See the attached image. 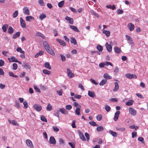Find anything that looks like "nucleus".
Here are the masks:
<instances>
[{
  "label": "nucleus",
  "instance_id": "obj_49",
  "mask_svg": "<svg viewBox=\"0 0 148 148\" xmlns=\"http://www.w3.org/2000/svg\"><path fill=\"white\" fill-rule=\"evenodd\" d=\"M76 121L75 120H73L72 121L71 124V126L73 128H75L76 127V126L75 125Z\"/></svg>",
  "mask_w": 148,
  "mask_h": 148
},
{
  "label": "nucleus",
  "instance_id": "obj_4",
  "mask_svg": "<svg viewBox=\"0 0 148 148\" xmlns=\"http://www.w3.org/2000/svg\"><path fill=\"white\" fill-rule=\"evenodd\" d=\"M125 76L127 78L130 79H131L132 78H136L137 76L136 75L134 74H131L129 73H127L125 74Z\"/></svg>",
  "mask_w": 148,
  "mask_h": 148
},
{
  "label": "nucleus",
  "instance_id": "obj_8",
  "mask_svg": "<svg viewBox=\"0 0 148 148\" xmlns=\"http://www.w3.org/2000/svg\"><path fill=\"white\" fill-rule=\"evenodd\" d=\"M45 49L47 51V52L53 56H54L55 55V53L52 49L50 48V46L48 47H47V48L46 49Z\"/></svg>",
  "mask_w": 148,
  "mask_h": 148
},
{
  "label": "nucleus",
  "instance_id": "obj_53",
  "mask_svg": "<svg viewBox=\"0 0 148 148\" xmlns=\"http://www.w3.org/2000/svg\"><path fill=\"white\" fill-rule=\"evenodd\" d=\"M18 14V11H16L13 14V16L14 18L16 17Z\"/></svg>",
  "mask_w": 148,
  "mask_h": 148
},
{
  "label": "nucleus",
  "instance_id": "obj_21",
  "mask_svg": "<svg viewBox=\"0 0 148 148\" xmlns=\"http://www.w3.org/2000/svg\"><path fill=\"white\" fill-rule=\"evenodd\" d=\"M26 20L28 21H30L32 19L33 20H34V17L31 16H27L25 17Z\"/></svg>",
  "mask_w": 148,
  "mask_h": 148
},
{
  "label": "nucleus",
  "instance_id": "obj_12",
  "mask_svg": "<svg viewBox=\"0 0 148 148\" xmlns=\"http://www.w3.org/2000/svg\"><path fill=\"white\" fill-rule=\"evenodd\" d=\"M49 141L50 143L53 145L55 144L56 143L55 139L53 136H51L50 137Z\"/></svg>",
  "mask_w": 148,
  "mask_h": 148
},
{
  "label": "nucleus",
  "instance_id": "obj_35",
  "mask_svg": "<svg viewBox=\"0 0 148 148\" xmlns=\"http://www.w3.org/2000/svg\"><path fill=\"white\" fill-rule=\"evenodd\" d=\"M107 82L106 79H103L100 82L99 85L100 86H103Z\"/></svg>",
  "mask_w": 148,
  "mask_h": 148
},
{
  "label": "nucleus",
  "instance_id": "obj_47",
  "mask_svg": "<svg viewBox=\"0 0 148 148\" xmlns=\"http://www.w3.org/2000/svg\"><path fill=\"white\" fill-rule=\"evenodd\" d=\"M46 17V15L44 14H41L39 18L41 20H42L44 18Z\"/></svg>",
  "mask_w": 148,
  "mask_h": 148
},
{
  "label": "nucleus",
  "instance_id": "obj_6",
  "mask_svg": "<svg viewBox=\"0 0 148 148\" xmlns=\"http://www.w3.org/2000/svg\"><path fill=\"white\" fill-rule=\"evenodd\" d=\"M129 112L132 115L134 116L136 114V111L134 108L130 107L129 109Z\"/></svg>",
  "mask_w": 148,
  "mask_h": 148
},
{
  "label": "nucleus",
  "instance_id": "obj_17",
  "mask_svg": "<svg viewBox=\"0 0 148 148\" xmlns=\"http://www.w3.org/2000/svg\"><path fill=\"white\" fill-rule=\"evenodd\" d=\"M88 95L90 97L93 98L95 96V93L93 92L88 91Z\"/></svg>",
  "mask_w": 148,
  "mask_h": 148
},
{
  "label": "nucleus",
  "instance_id": "obj_11",
  "mask_svg": "<svg viewBox=\"0 0 148 148\" xmlns=\"http://www.w3.org/2000/svg\"><path fill=\"white\" fill-rule=\"evenodd\" d=\"M127 27L130 31H132L134 28V25L132 24V23H130L128 24L127 25Z\"/></svg>",
  "mask_w": 148,
  "mask_h": 148
},
{
  "label": "nucleus",
  "instance_id": "obj_14",
  "mask_svg": "<svg viewBox=\"0 0 148 148\" xmlns=\"http://www.w3.org/2000/svg\"><path fill=\"white\" fill-rule=\"evenodd\" d=\"M105 45L106 48L108 51L110 52L112 51V47L111 45L108 44V43H106V44Z\"/></svg>",
  "mask_w": 148,
  "mask_h": 148
},
{
  "label": "nucleus",
  "instance_id": "obj_51",
  "mask_svg": "<svg viewBox=\"0 0 148 148\" xmlns=\"http://www.w3.org/2000/svg\"><path fill=\"white\" fill-rule=\"evenodd\" d=\"M105 109L107 112H109L111 108L109 106L107 105H106L105 106Z\"/></svg>",
  "mask_w": 148,
  "mask_h": 148
},
{
  "label": "nucleus",
  "instance_id": "obj_9",
  "mask_svg": "<svg viewBox=\"0 0 148 148\" xmlns=\"http://www.w3.org/2000/svg\"><path fill=\"white\" fill-rule=\"evenodd\" d=\"M66 20L68 21V22L70 24H73V23L74 21L73 18L66 16L65 18Z\"/></svg>",
  "mask_w": 148,
  "mask_h": 148
},
{
  "label": "nucleus",
  "instance_id": "obj_56",
  "mask_svg": "<svg viewBox=\"0 0 148 148\" xmlns=\"http://www.w3.org/2000/svg\"><path fill=\"white\" fill-rule=\"evenodd\" d=\"M13 69L14 70H16L17 68V64L15 63H14L13 64Z\"/></svg>",
  "mask_w": 148,
  "mask_h": 148
},
{
  "label": "nucleus",
  "instance_id": "obj_62",
  "mask_svg": "<svg viewBox=\"0 0 148 148\" xmlns=\"http://www.w3.org/2000/svg\"><path fill=\"white\" fill-rule=\"evenodd\" d=\"M132 137L133 138L134 137L137 136V132L135 131L133 132H132Z\"/></svg>",
  "mask_w": 148,
  "mask_h": 148
},
{
  "label": "nucleus",
  "instance_id": "obj_42",
  "mask_svg": "<svg viewBox=\"0 0 148 148\" xmlns=\"http://www.w3.org/2000/svg\"><path fill=\"white\" fill-rule=\"evenodd\" d=\"M116 130H119L122 131L123 132L125 130V129L124 127H116Z\"/></svg>",
  "mask_w": 148,
  "mask_h": 148
},
{
  "label": "nucleus",
  "instance_id": "obj_30",
  "mask_svg": "<svg viewBox=\"0 0 148 148\" xmlns=\"http://www.w3.org/2000/svg\"><path fill=\"white\" fill-rule=\"evenodd\" d=\"M8 27V25L7 24L3 25L2 27V29L3 32H5L7 31V28Z\"/></svg>",
  "mask_w": 148,
  "mask_h": 148
},
{
  "label": "nucleus",
  "instance_id": "obj_63",
  "mask_svg": "<svg viewBox=\"0 0 148 148\" xmlns=\"http://www.w3.org/2000/svg\"><path fill=\"white\" fill-rule=\"evenodd\" d=\"M38 3L40 4L42 6H44L45 3L42 0H40L38 1Z\"/></svg>",
  "mask_w": 148,
  "mask_h": 148
},
{
  "label": "nucleus",
  "instance_id": "obj_25",
  "mask_svg": "<svg viewBox=\"0 0 148 148\" xmlns=\"http://www.w3.org/2000/svg\"><path fill=\"white\" fill-rule=\"evenodd\" d=\"M44 66L47 69H51V66L49 63L48 62H46L45 63Z\"/></svg>",
  "mask_w": 148,
  "mask_h": 148
},
{
  "label": "nucleus",
  "instance_id": "obj_41",
  "mask_svg": "<svg viewBox=\"0 0 148 148\" xmlns=\"http://www.w3.org/2000/svg\"><path fill=\"white\" fill-rule=\"evenodd\" d=\"M89 123L91 125L94 126H97L98 125V124H97L94 121H90L89 122Z\"/></svg>",
  "mask_w": 148,
  "mask_h": 148
},
{
  "label": "nucleus",
  "instance_id": "obj_18",
  "mask_svg": "<svg viewBox=\"0 0 148 148\" xmlns=\"http://www.w3.org/2000/svg\"><path fill=\"white\" fill-rule=\"evenodd\" d=\"M59 111L61 113L64 114H67V111L64 108H60L59 109Z\"/></svg>",
  "mask_w": 148,
  "mask_h": 148
},
{
  "label": "nucleus",
  "instance_id": "obj_28",
  "mask_svg": "<svg viewBox=\"0 0 148 148\" xmlns=\"http://www.w3.org/2000/svg\"><path fill=\"white\" fill-rule=\"evenodd\" d=\"M103 33L105 34L107 37L109 36L110 35V32L109 31L104 30L103 31Z\"/></svg>",
  "mask_w": 148,
  "mask_h": 148
},
{
  "label": "nucleus",
  "instance_id": "obj_31",
  "mask_svg": "<svg viewBox=\"0 0 148 148\" xmlns=\"http://www.w3.org/2000/svg\"><path fill=\"white\" fill-rule=\"evenodd\" d=\"M36 36H40L43 38H45V36L44 35L42 34L40 32H37L36 34Z\"/></svg>",
  "mask_w": 148,
  "mask_h": 148
},
{
  "label": "nucleus",
  "instance_id": "obj_16",
  "mask_svg": "<svg viewBox=\"0 0 148 148\" xmlns=\"http://www.w3.org/2000/svg\"><path fill=\"white\" fill-rule=\"evenodd\" d=\"M70 28L73 29V31L77 32H79V31L78 28L75 26L70 25Z\"/></svg>",
  "mask_w": 148,
  "mask_h": 148
},
{
  "label": "nucleus",
  "instance_id": "obj_2",
  "mask_svg": "<svg viewBox=\"0 0 148 148\" xmlns=\"http://www.w3.org/2000/svg\"><path fill=\"white\" fill-rule=\"evenodd\" d=\"M33 107L35 110L38 112L42 110L41 106L38 104H34Z\"/></svg>",
  "mask_w": 148,
  "mask_h": 148
},
{
  "label": "nucleus",
  "instance_id": "obj_58",
  "mask_svg": "<svg viewBox=\"0 0 148 148\" xmlns=\"http://www.w3.org/2000/svg\"><path fill=\"white\" fill-rule=\"evenodd\" d=\"M23 104L24 106V107L25 108H26L28 107V103L26 101H25L23 102Z\"/></svg>",
  "mask_w": 148,
  "mask_h": 148
},
{
  "label": "nucleus",
  "instance_id": "obj_55",
  "mask_svg": "<svg viewBox=\"0 0 148 148\" xmlns=\"http://www.w3.org/2000/svg\"><path fill=\"white\" fill-rule=\"evenodd\" d=\"M97 48L99 51H101L103 50V47L100 45L97 46Z\"/></svg>",
  "mask_w": 148,
  "mask_h": 148
},
{
  "label": "nucleus",
  "instance_id": "obj_10",
  "mask_svg": "<svg viewBox=\"0 0 148 148\" xmlns=\"http://www.w3.org/2000/svg\"><path fill=\"white\" fill-rule=\"evenodd\" d=\"M78 132L79 134L80 139L83 141H86V138L83 133L80 130H79L78 131Z\"/></svg>",
  "mask_w": 148,
  "mask_h": 148
},
{
  "label": "nucleus",
  "instance_id": "obj_60",
  "mask_svg": "<svg viewBox=\"0 0 148 148\" xmlns=\"http://www.w3.org/2000/svg\"><path fill=\"white\" fill-rule=\"evenodd\" d=\"M136 95L139 98H140L141 99H143L144 98V97L143 96V95L140 93H136Z\"/></svg>",
  "mask_w": 148,
  "mask_h": 148
},
{
  "label": "nucleus",
  "instance_id": "obj_23",
  "mask_svg": "<svg viewBox=\"0 0 148 148\" xmlns=\"http://www.w3.org/2000/svg\"><path fill=\"white\" fill-rule=\"evenodd\" d=\"M115 88L113 89V90L116 91L119 89V86L118 83L117 82H115L114 83Z\"/></svg>",
  "mask_w": 148,
  "mask_h": 148
},
{
  "label": "nucleus",
  "instance_id": "obj_38",
  "mask_svg": "<svg viewBox=\"0 0 148 148\" xmlns=\"http://www.w3.org/2000/svg\"><path fill=\"white\" fill-rule=\"evenodd\" d=\"M24 67L26 69H29L30 68V65L27 63L26 62H24Z\"/></svg>",
  "mask_w": 148,
  "mask_h": 148
},
{
  "label": "nucleus",
  "instance_id": "obj_26",
  "mask_svg": "<svg viewBox=\"0 0 148 148\" xmlns=\"http://www.w3.org/2000/svg\"><path fill=\"white\" fill-rule=\"evenodd\" d=\"M71 43H73L74 45L77 44V42L75 38L72 37L71 39Z\"/></svg>",
  "mask_w": 148,
  "mask_h": 148
},
{
  "label": "nucleus",
  "instance_id": "obj_19",
  "mask_svg": "<svg viewBox=\"0 0 148 148\" xmlns=\"http://www.w3.org/2000/svg\"><path fill=\"white\" fill-rule=\"evenodd\" d=\"M20 32H17L16 33L14 34L12 37V38L15 39L17 37L20 36Z\"/></svg>",
  "mask_w": 148,
  "mask_h": 148
},
{
  "label": "nucleus",
  "instance_id": "obj_48",
  "mask_svg": "<svg viewBox=\"0 0 148 148\" xmlns=\"http://www.w3.org/2000/svg\"><path fill=\"white\" fill-rule=\"evenodd\" d=\"M103 129V127L101 126H99L97 128V130L98 131H102Z\"/></svg>",
  "mask_w": 148,
  "mask_h": 148
},
{
  "label": "nucleus",
  "instance_id": "obj_59",
  "mask_svg": "<svg viewBox=\"0 0 148 148\" xmlns=\"http://www.w3.org/2000/svg\"><path fill=\"white\" fill-rule=\"evenodd\" d=\"M72 107L71 105H68L66 106V108L67 110H70L71 109Z\"/></svg>",
  "mask_w": 148,
  "mask_h": 148
},
{
  "label": "nucleus",
  "instance_id": "obj_20",
  "mask_svg": "<svg viewBox=\"0 0 148 148\" xmlns=\"http://www.w3.org/2000/svg\"><path fill=\"white\" fill-rule=\"evenodd\" d=\"M109 133L114 137H116L117 136V133L116 132H114L111 130H109Z\"/></svg>",
  "mask_w": 148,
  "mask_h": 148
},
{
  "label": "nucleus",
  "instance_id": "obj_13",
  "mask_svg": "<svg viewBox=\"0 0 148 148\" xmlns=\"http://www.w3.org/2000/svg\"><path fill=\"white\" fill-rule=\"evenodd\" d=\"M20 22L21 27L23 28H25L26 27V24L22 17H20Z\"/></svg>",
  "mask_w": 148,
  "mask_h": 148
},
{
  "label": "nucleus",
  "instance_id": "obj_22",
  "mask_svg": "<svg viewBox=\"0 0 148 148\" xmlns=\"http://www.w3.org/2000/svg\"><path fill=\"white\" fill-rule=\"evenodd\" d=\"M134 101L133 100H130L128 101L125 103V105L126 106H130L132 105Z\"/></svg>",
  "mask_w": 148,
  "mask_h": 148
},
{
  "label": "nucleus",
  "instance_id": "obj_50",
  "mask_svg": "<svg viewBox=\"0 0 148 148\" xmlns=\"http://www.w3.org/2000/svg\"><path fill=\"white\" fill-rule=\"evenodd\" d=\"M64 1H63L60 2L58 3V6L60 8L62 7L64 5Z\"/></svg>",
  "mask_w": 148,
  "mask_h": 148
},
{
  "label": "nucleus",
  "instance_id": "obj_61",
  "mask_svg": "<svg viewBox=\"0 0 148 148\" xmlns=\"http://www.w3.org/2000/svg\"><path fill=\"white\" fill-rule=\"evenodd\" d=\"M116 12L118 14H121L123 13V11L121 10L120 9H118L116 10Z\"/></svg>",
  "mask_w": 148,
  "mask_h": 148
},
{
  "label": "nucleus",
  "instance_id": "obj_1",
  "mask_svg": "<svg viewBox=\"0 0 148 148\" xmlns=\"http://www.w3.org/2000/svg\"><path fill=\"white\" fill-rule=\"evenodd\" d=\"M125 37L128 40V42L131 45V47L134 45V43L132 38L127 35H126Z\"/></svg>",
  "mask_w": 148,
  "mask_h": 148
},
{
  "label": "nucleus",
  "instance_id": "obj_40",
  "mask_svg": "<svg viewBox=\"0 0 148 148\" xmlns=\"http://www.w3.org/2000/svg\"><path fill=\"white\" fill-rule=\"evenodd\" d=\"M74 106L76 108H81V106L78 103L76 102H75L73 103Z\"/></svg>",
  "mask_w": 148,
  "mask_h": 148
},
{
  "label": "nucleus",
  "instance_id": "obj_3",
  "mask_svg": "<svg viewBox=\"0 0 148 148\" xmlns=\"http://www.w3.org/2000/svg\"><path fill=\"white\" fill-rule=\"evenodd\" d=\"M26 143L28 147L30 148H33L34 146L32 141L29 139L26 140Z\"/></svg>",
  "mask_w": 148,
  "mask_h": 148
},
{
  "label": "nucleus",
  "instance_id": "obj_39",
  "mask_svg": "<svg viewBox=\"0 0 148 148\" xmlns=\"http://www.w3.org/2000/svg\"><path fill=\"white\" fill-rule=\"evenodd\" d=\"M16 50L17 51L21 53H25V51H23L21 47H18Z\"/></svg>",
  "mask_w": 148,
  "mask_h": 148
},
{
  "label": "nucleus",
  "instance_id": "obj_64",
  "mask_svg": "<svg viewBox=\"0 0 148 148\" xmlns=\"http://www.w3.org/2000/svg\"><path fill=\"white\" fill-rule=\"evenodd\" d=\"M90 80L93 84L95 85H97L98 84V83L96 82L95 80H94L92 78H91Z\"/></svg>",
  "mask_w": 148,
  "mask_h": 148
},
{
  "label": "nucleus",
  "instance_id": "obj_46",
  "mask_svg": "<svg viewBox=\"0 0 148 148\" xmlns=\"http://www.w3.org/2000/svg\"><path fill=\"white\" fill-rule=\"evenodd\" d=\"M40 119H41V120L42 121H43L44 122H47V120L46 119L43 115L41 116Z\"/></svg>",
  "mask_w": 148,
  "mask_h": 148
},
{
  "label": "nucleus",
  "instance_id": "obj_7",
  "mask_svg": "<svg viewBox=\"0 0 148 148\" xmlns=\"http://www.w3.org/2000/svg\"><path fill=\"white\" fill-rule=\"evenodd\" d=\"M23 12L24 14L27 15L30 14V11L28 8L27 7H24L23 8Z\"/></svg>",
  "mask_w": 148,
  "mask_h": 148
},
{
  "label": "nucleus",
  "instance_id": "obj_43",
  "mask_svg": "<svg viewBox=\"0 0 148 148\" xmlns=\"http://www.w3.org/2000/svg\"><path fill=\"white\" fill-rule=\"evenodd\" d=\"M43 72L45 74L48 75H50L51 73V71L46 69L43 70Z\"/></svg>",
  "mask_w": 148,
  "mask_h": 148
},
{
  "label": "nucleus",
  "instance_id": "obj_36",
  "mask_svg": "<svg viewBox=\"0 0 148 148\" xmlns=\"http://www.w3.org/2000/svg\"><path fill=\"white\" fill-rule=\"evenodd\" d=\"M102 115L101 114H99L97 115L96 116V119L98 121H100L102 119Z\"/></svg>",
  "mask_w": 148,
  "mask_h": 148
},
{
  "label": "nucleus",
  "instance_id": "obj_27",
  "mask_svg": "<svg viewBox=\"0 0 148 148\" xmlns=\"http://www.w3.org/2000/svg\"><path fill=\"white\" fill-rule=\"evenodd\" d=\"M103 77L104 78L107 79H111L112 78V77L107 73L104 74Z\"/></svg>",
  "mask_w": 148,
  "mask_h": 148
},
{
  "label": "nucleus",
  "instance_id": "obj_32",
  "mask_svg": "<svg viewBox=\"0 0 148 148\" xmlns=\"http://www.w3.org/2000/svg\"><path fill=\"white\" fill-rule=\"evenodd\" d=\"M52 109V107L51 105L49 103L48 104L46 110L47 111H50Z\"/></svg>",
  "mask_w": 148,
  "mask_h": 148
},
{
  "label": "nucleus",
  "instance_id": "obj_37",
  "mask_svg": "<svg viewBox=\"0 0 148 148\" xmlns=\"http://www.w3.org/2000/svg\"><path fill=\"white\" fill-rule=\"evenodd\" d=\"M43 44L45 49L47 48V47H48L49 46L48 43L46 41L43 42Z\"/></svg>",
  "mask_w": 148,
  "mask_h": 148
},
{
  "label": "nucleus",
  "instance_id": "obj_5",
  "mask_svg": "<svg viewBox=\"0 0 148 148\" xmlns=\"http://www.w3.org/2000/svg\"><path fill=\"white\" fill-rule=\"evenodd\" d=\"M67 75L69 77L72 78L74 77V74L72 73L71 71L69 69H67Z\"/></svg>",
  "mask_w": 148,
  "mask_h": 148
},
{
  "label": "nucleus",
  "instance_id": "obj_24",
  "mask_svg": "<svg viewBox=\"0 0 148 148\" xmlns=\"http://www.w3.org/2000/svg\"><path fill=\"white\" fill-rule=\"evenodd\" d=\"M8 59L10 62H16V60H17V59L14 57H12L10 58H8Z\"/></svg>",
  "mask_w": 148,
  "mask_h": 148
},
{
  "label": "nucleus",
  "instance_id": "obj_34",
  "mask_svg": "<svg viewBox=\"0 0 148 148\" xmlns=\"http://www.w3.org/2000/svg\"><path fill=\"white\" fill-rule=\"evenodd\" d=\"M14 30L12 27L11 26H9L8 30V32L10 34H11L13 33Z\"/></svg>",
  "mask_w": 148,
  "mask_h": 148
},
{
  "label": "nucleus",
  "instance_id": "obj_33",
  "mask_svg": "<svg viewBox=\"0 0 148 148\" xmlns=\"http://www.w3.org/2000/svg\"><path fill=\"white\" fill-rule=\"evenodd\" d=\"M80 110L81 108H76L75 111V114L78 115H79L81 114L80 112Z\"/></svg>",
  "mask_w": 148,
  "mask_h": 148
},
{
  "label": "nucleus",
  "instance_id": "obj_57",
  "mask_svg": "<svg viewBox=\"0 0 148 148\" xmlns=\"http://www.w3.org/2000/svg\"><path fill=\"white\" fill-rule=\"evenodd\" d=\"M85 135L87 141H88L90 139V136L89 134L88 133L86 132L85 134Z\"/></svg>",
  "mask_w": 148,
  "mask_h": 148
},
{
  "label": "nucleus",
  "instance_id": "obj_54",
  "mask_svg": "<svg viewBox=\"0 0 148 148\" xmlns=\"http://www.w3.org/2000/svg\"><path fill=\"white\" fill-rule=\"evenodd\" d=\"M8 74L10 76L13 77H17V76L14 75L13 73L12 72H9Z\"/></svg>",
  "mask_w": 148,
  "mask_h": 148
},
{
  "label": "nucleus",
  "instance_id": "obj_52",
  "mask_svg": "<svg viewBox=\"0 0 148 148\" xmlns=\"http://www.w3.org/2000/svg\"><path fill=\"white\" fill-rule=\"evenodd\" d=\"M15 106L17 108H20V106L19 103L18 101H15Z\"/></svg>",
  "mask_w": 148,
  "mask_h": 148
},
{
  "label": "nucleus",
  "instance_id": "obj_45",
  "mask_svg": "<svg viewBox=\"0 0 148 148\" xmlns=\"http://www.w3.org/2000/svg\"><path fill=\"white\" fill-rule=\"evenodd\" d=\"M114 51L116 53H119L121 52V50L118 47H115L114 48Z\"/></svg>",
  "mask_w": 148,
  "mask_h": 148
},
{
  "label": "nucleus",
  "instance_id": "obj_44",
  "mask_svg": "<svg viewBox=\"0 0 148 148\" xmlns=\"http://www.w3.org/2000/svg\"><path fill=\"white\" fill-rule=\"evenodd\" d=\"M106 7L110 9H112V10H114L115 8V6L114 5L112 6L111 5H107L106 6Z\"/></svg>",
  "mask_w": 148,
  "mask_h": 148
},
{
  "label": "nucleus",
  "instance_id": "obj_15",
  "mask_svg": "<svg viewBox=\"0 0 148 148\" xmlns=\"http://www.w3.org/2000/svg\"><path fill=\"white\" fill-rule=\"evenodd\" d=\"M120 113V112L119 111H117L115 113L114 118V120L115 121H116L118 120Z\"/></svg>",
  "mask_w": 148,
  "mask_h": 148
},
{
  "label": "nucleus",
  "instance_id": "obj_29",
  "mask_svg": "<svg viewBox=\"0 0 148 148\" xmlns=\"http://www.w3.org/2000/svg\"><path fill=\"white\" fill-rule=\"evenodd\" d=\"M57 40L60 43L61 45L63 46H65V43L64 41L59 39H57Z\"/></svg>",
  "mask_w": 148,
  "mask_h": 148
}]
</instances>
